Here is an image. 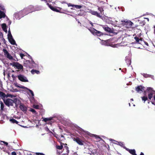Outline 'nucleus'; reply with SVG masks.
I'll return each instance as SVG.
<instances>
[{
	"label": "nucleus",
	"mask_w": 155,
	"mask_h": 155,
	"mask_svg": "<svg viewBox=\"0 0 155 155\" xmlns=\"http://www.w3.org/2000/svg\"><path fill=\"white\" fill-rule=\"evenodd\" d=\"M145 87H142L141 85L138 86L136 87L135 90L137 92H139L140 91H141L142 92L143 91H144V88ZM144 93L145 94V92Z\"/></svg>",
	"instance_id": "nucleus-14"
},
{
	"label": "nucleus",
	"mask_w": 155,
	"mask_h": 155,
	"mask_svg": "<svg viewBox=\"0 0 155 155\" xmlns=\"http://www.w3.org/2000/svg\"><path fill=\"white\" fill-rule=\"evenodd\" d=\"M141 98L142 101H144V103L146 101L148 100V98L147 96H144L143 97H141Z\"/></svg>",
	"instance_id": "nucleus-31"
},
{
	"label": "nucleus",
	"mask_w": 155,
	"mask_h": 155,
	"mask_svg": "<svg viewBox=\"0 0 155 155\" xmlns=\"http://www.w3.org/2000/svg\"><path fill=\"white\" fill-rule=\"evenodd\" d=\"M129 104V106H130V103Z\"/></svg>",
	"instance_id": "nucleus-56"
},
{
	"label": "nucleus",
	"mask_w": 155,
	"mask_h": 155,
	"mask_svg": "<svg viewBox=\"0 0 155 155\" xmlns=\"http://www.w3.org/2000/svg\"><path fill=\"white\" fill-rule=\"evenodd\" d=\"M151 103H152V104H153V105H155V102H153V101H151Z\"/></svg>",
	"instance_id": "nucleus-52"
},
{
	"label": "nucleus",
	"mask_w": 155,
	"mask_h": 155,
	"mask_svg": "<svg viewBox=\"0 0 155 155\" xmlns=\"http://www.w3.org/2000/svg\"><path fill=\"white\" fill-rule=\"evenodd\" d=\"M18 79L21 81L24 82H28V80L27 78L21 74H20L18 76Z\"/></svg>",
	"instance_id": "nucleus-11"
},
{
	"label": "nucleus",
	"mask_w": 155,
	"mask_h": 155,
	"mask_svg": "<svg viewBox=\"0 0 155 155\" xmlns=\"http://www.w3.org/2000/svg\"><path fill=\"white\" fill-rule=\"evenodd\" d=\"M147 91L148 93V98L149 100H151L153 97V95L155 92V91L153 89V88L151 87H147Z\"/></svg>",
	"instance_id": "nucleus-7"
},
{
	"label": "nucleus",
	"mask_w": 155,
	"mask_h": 155,
	"mask_svg": "<svg viewBox=\"0 0 155 155\" xmlns=\"http://www.w3.org/2000/svg\"><path fill=\"white\" fill-rule=\"evenodd\" d=\"M125 61L127 65L129 66L130 65L131 63V61L129 58H126Z\"/></svg>",
	"instance_id": "nucleus-25"
},
{
	"label": "nucleus",
	"mask_w": 155,
	"mask_h": 155,
	"mask_svg": "<svg viewBox=\"0 0 155 155\" xmlns=\"http://www.w3.org/2000/svg\"><path fill=\"white\" fill-rule=\"evenodd\" d=\"M19 108L21 110L24 112L26 111L27 110L26 107L24 104H22L20 105Z\"/></svg>",
	"instance_id": "nucleus-16"
},
{
	"label": "nucleus",
	"mask_w": 155,
	"mask_h": 155,
	"mask_svg": "<svg viewBox=\"0 0 155 155\" xmlns=\"http://www.w3.org/2000/svg\"><path fill=\"white\" fill-rule=\"evenodd\" d=\"M1 26L3 30L5 32L7 33V27L5 23H3L1 25Z\"/></svg>",
	"instance_id": "nucleus-18"
},
{
	"label": "nucleus",
	"mask_w": 155,
	"mask_h": 155,
	"mask_svg": "<svg viewBox=\"0 0 155 155\" xmlns=\"http://www.w3.org/2000/svg\"><path fill=\"white\" fill-rule=\"evenodd\" d=\"M130 100L133 101V98H131V99Z\"/></svg>",
	"instance_id": "nucleus-55"
},
{
	"label": "nucleus",
	"mask_w": 155,
	"mask_h": 155,
	"mask_svg": "<svg viewBox=\"0 0 155 155\" xmlns=\"http://www.w3.org/2000/svg\"><path fill=\"white\" fill-rule=\"evenodd\" d=\"M35 154L36 155H45L42 153H36Z\"/></svg>",
	"instance_id": "nucleus-38"
},
{
	"label": "nucleus",
	"mask_w": 155,
	"mask_h": 155,
	"mask_svg": "<svg viewBox=\"0 0 155 155\" xmlns=\"http://www.w3.org/2000/svg\"><path fill=\"white\" fill-rule=\"evenodd\" d=\"M20 56L21 57V59H22L23 58V57L24 56V54L21 53L20 54Z\"/></svg>",
	"instance_id": "nucleus-40"
},
{
	"label": "nucleus",
	"mask_w": 155,
	"mask_h": 155,
	"mask_svg": "<svg viewBox=\"0 0 155 155\" xmlns=\"http://www.w3.org/2000/svg\"><path fill=\"white\" fill-rule=\"evenodd\" d=\"M145 21H141L140 22V25H139L141 26V27H143V26L145 25Z\"/></svg>",
	"instance_id": "nucleus-30"
},
{
	"label": "nucleus",
	"mask_w": 155,
	"mask_h": 155,
	"mask_svg": "<svg viewBox=\"0 0 155 155\" xmlns=\"http://www.w3.org/2000/svg\"><path fill=\"white\" fill-rule=\"evenodd\" d=\"M42 1H45L46 3H47V5H49V4L48 2H47V1L46 0H40Z\"/></svg>",
	"instance_id": "nucleus-46"
},
{
	"label": "nucleus",
	"mask_w": 155,
	"mask_h": 155,
	"mask_svg": "<svg viewBox=\"0 0 155 155\" xmlns=\"http://www.w3.org/2000/svg\"><path fill=\"white\" fill-rule=\"evenodd\" d=\"M1 110L2 111L4 110V105L2 101H0Z\"/></svg>",
	"instance_id": "nucleus-29"
},
{
	"label": "nucleus",
	"mask_w": 155,
	"mask_h": 155,
	"mask_svg": "<svg viewBox=\"0 0 155 155\" xmlns=\"http://www.w3.org/2000/svg\"><path fill=\"white\" fill-rule=\"evenodd\" d=\"M135 35H136L135 34H134L133 36H134Z\"/></svg>",
	"instance_id": "nucleus-58"
},
{
	"label": "nucleus",
	"mask_w": 155,
	"mask_h": 155,
	"mask_svg": "<svg viewBox=\"0 0 155 155\" xmlns=\"http://www.w3.org/2000/svg\"><path fill=\"white\" fill-rule=\"evenodd\" d=\"M61 145L60 146L56 145V148L59 150H62L63 148V145H65L64 148L66 150V152L64 153L63 155H68L69 150L68 147L67 146V144L66 143L64 144L62 143H61Z\"/></svg>",
	"instance_id": "nucleus-3"
},
{
	"label": "nucleus",
	"mask_w": 155,
	"mask_h": 155,
	"mask_svg": "<svg viewBox=\"0 0 155 155\" xmlns=\"http://www.w3.org/2000/svg\"><path fill=\"white\" fill-rule=\"evenodd\" d=\"M1 142H3V143H4L5 144V145L6 146H8V144L7 142H5L4 141H1Z\"/></svg>",
	"instance_id": "nucleus-41"
},
{
	"label": "nucleus",
	"mask_w": 155,
	"mask_h": 155,
	"mask_svg": "<svg viewBox=\"0 0 155 155\" xmlns=\"http://www.w3.org/2000/svg\"><path fill=\"white\" fill-rule=\"evenodd\" d=\"M73 140L75 141L80 146L84 145L85 142L84 140H81L80 138L76 137H72Z\"/></svg>",
	"instance_id": "nucleus-6"
},
{
	"label": "nucleus",
	"mask_w": 155,
	"mask_h": 155,
	"mask_svg": "<svg viewBox=\"0 0 155 155\" xmlns=\"http://www.w3.org/2000/svg\"><path fill=\"white\" fill-rule=\"evenodd\" d=\"M30 111H31L32 113L36 114V111L33 108H30Z\"/></svg>",
	"instance_id": "nucleus-36"
},
{
	"label": "nucleus",
	"mask_w": 155,
	"mask_h": 155,
	"mask_svg": "<svg viewBox=\"0 0 155 155\" xmlns=\"http://www.w3.org/2000/svg\"><path fill=\"white\" fill-rule=\"evenodd\" d=\"M25 89H27V90L28 91L30 92V93L31 94L32 96H34V94L33 93V91L32 90L27 88H27H25Z\"/></svg>",
	"instance_id": "nucleus-34"
},
{
	"label": "nucleus",
	"mask_w": 155,
	"mask_h": 155,
	"mask_svg": "<svg viewBox=\"0 0 155 155\" xmlns=\"http://www.w3.org/2000/svg\"><path fill=\"white\" fill-rule=\"evenodd\" d=\"M10 121L11 122L13 123H16L17 124H18V121L13 118L10 119Z\"/></svg>",
	"instance_id": "nucleus-28"
},
{
	"label": "nucleus",
	"mask_w": 155,
	"mask_h": 155,
	"mask_svg": "<svg viewBox=\"0 0 155 155\" xmlns=\"http://www.w3.org/2000/svg\"><path fill=\"white\" fill-rule=\"evenodd\" d=\"M31 72L32 74H39L40 73L39 71L33 69L31 70Z\"/></svg>",
	"instance_id": "nucleus-26"
},
{
	"label": "nucleus",
	"mask_w": 155,
	"mask_h": 155,
	"mask_svg": "<svg viewBox=\"0 0 155 155\" xmlns=\"http://www.w3.org/2000/svg\"><path fill=\"white\" fill-rule=\"evenodd\" d=\"M153 98H154V101H155V95H154V96L153 97Z\"/></svg>",
	"instance_id": "nucleus-54"
},
{
	"label": "nucleus",
	"mask_w": 155,
	"mask_h": 155,
	"mask_svg": "<svg viewBox=\"0 0 155 155\" xmlns=\"http://www.w3.org/2000/svg\"><path fill=\"white\" fill-rule=\"evenodd\" d=\"M50 8L53 11H55L57 12H60L59 10L57 9L55 7L52 6L51 5H49Z\"/></svg>",
	"instance_id": "nucleus-21"
},
{
	"label": "nucleus",
	"mask_w": 155,
	"mask_h": 155,
	"mask_svg": "<svg viewBox=\"0 0 155 155\" xmlns=\"http://www.w3.org/2000/svg\"><path fill=\"white\" fill-rule=\"evenodd\" d=\"M8 21H8V24L9 25H10L11 23V21L9 20Z\"/></svg>",
	"instance_id": "nucleus-50"
},
{
	"label": "nucleus",
	"mask_w": 155,
	"mask_h": 155,
	"mask_svg": "<svg viewBox=\"0 0 155 155\" xmlns=\"http://www.w3.org/2000/svg\"><path fill=\"white\" fill-rule=\"evenodd\" d=\"M134 39L135 40L136 43L141 44V42L142 41V38H139L137 36H135L134 37Z\"/></svg>",
	"instance_id": "nucleus-15"
},
{
	"label": "nucleus",
	"mask_w": 155,
	"mask_h": 155,
	"mask_svg": "<svg viewBox=\"0 0 155 155\" xmlns=\"http://www.w3.org/2000/svg\"><path fill=\"white\" fill-rule=\"evenodd\" d=\"M148 75H147V74H145L144 75H143V76L144 77H145V78H147V76Z\"/></svg>",
	"instance_id": "nucleus-48"
},
{
	"label": "nucleus",
	"mask_w": 155,
	"mask_h": 155,
	"mask_svg": "<svg viewBox=\"0 0 155 155\" xmlns=\"http://www.w3.org/2000/svg\"><path fill=\"white\" fill-rule=\"evenodd\" d=\"M133 105H134V106H135V105L134 104Z\"/></svg>",
	"instance_id": "nucleus-60"
},
{
	"label": "nucleus",
	"mask_w": 155,
	"mask_h": 155,
	"mask_svg": "<svg viewBox=\"0 0 155 155\" xmlns=\"http://www.w3.org/2000/svg\"><path fill=\"white\" fill-rule=\"evenodd\" d=\"M8 41L12 45H15L16 44L15 40L13 39V38L9 40Z\"/></svg>",
	"instance_id": "nucleus-27"
},
{
	"label": "nucleus",
	"mask_w": 155,
	"mask_h": 155,
	"mask_svg": "<svg viewBox=\"0 0 155 155\" xmlns=\"http://www.w3.org/2000/svg\"><path fill=\"white\" fill-rule=\"evenodd\" d=\"M149 103H150V102H148V104H149Z\"/></svg>",
	"instance_id": "nucleus-59"
},
{
	"label": "nucleus",
	"mask_w": 155,
	"mask_h": 155,
	"mask_svg": "<svg viewBox=\"0 0 155 155\" xmlns=\"http://www.w3.org/2000/svg\"><path fill=\"white\" fill-rule=\"evenodd\" d=\"M90 13L96 16L97 17L101 18V16L100 14L98 13L97 12L94 11H91Z\"/></svg>",
	"instance_id": "nucleus-17"
},
{
	"label": "nucleus",
	"mask_w": 155,
	"mask_h": 155,
	"mask_svg": "<svg viewBox=\"0 0 155 155\" xmlns=\"http://www.w3.org/2000/svg\"><path fill=\"white\" fill-rule=\"evenodd\" d=\"M14 103L15 105V106L17 107L19 105L22 104L21 101L18 99L15 98L13 99Z\"/></svg>",
	"instance_id": "nucleus-13"
},
{
	"label": "nucleus",
	"mask_w": 155,
	"mask_h": 155,
	"mask_svg": "<svg viewBox=\"0 0 155 155\" xmlns=\"http://www.w3.org/2000/svg\"><path fill=\"white\" fill-rule=\"evenodd\" d=\"M5 104L8 107L12 106L14 104L13 100L9 98H7L6 100H4Z\"/></svg>",
	"instance_id": "nucleus-9"
},
{
	"label": "nucleus",
	"mask_w": 155,
	"mask_h": 155,
	"mask_svg": "<svg viewBox=\"0 0 155 155\" xmlns=\"http://www.w3.org/2000/svg\"><path fill=\"white\" fill-rule=\"evenodd\" d=\"M98 9L101 12V11H103V10L102 8H99Z\"/></svg>",
	"instance_id": "nucleus-47"
},
{
	"label": "nucleus",
	"mask_w": 155,
	"mask_h": 155,
	"mask_svg": "<svg viewBox=\"0 0 155 155\" xmlns=\"http://www.w3.org/2000/svg\"><path fill=\"white\" fill-rule=\"evenodd\" d=\"M11 31H10V30H9L8 31V35H11Z\"/></svg>",
	"instance_id": "nucleus-51"
},
{
	"label": "nucleus",
	"mask_w": 155,
	"mask_h": 155,
	"mask_svg": "<svg viewBox=\"0 0 155 155\" xmlns=\"http://www.w3.org/2000/svg\"><path fill=\"white\" fill-rule=\"evenodd\" d=\"M68 7L71 6L74 7V5L71 4L70 3L68 4Z\"/></svg>",
	"instance_id": "nucleus-42"
},
{
	"label": "nucleus",
	"mask_w": 155,
	"mask_h": 155,
	"mask_svg": "<svg viewBox=\"0 0 155 155\" xmlns=\"http://www.w3.org/2000/svg\"><path fill=\"white\" fill-rule=\"evenodd\" d=\"M119 145L120 146H121L122 147L123 146H124V144L123 142H119Z\"/></svg>",
	"instance_id": "nucleus-43"
},
{
	"label": "nucleus",
	"mask_w": 155,
	"mask_h": 155,
	"mask_svg": "<svg viewBox=\"0 0 155 155\" xmlns=\"http://www.w3.org/2000/svg\"><path fill=\"white\" fill-rule=\"evenodd\" d=\"M33 107L35 109H38L39 108V106L38 105H34Z\"/></svg>",
	"instance_id": "nucleus-39"
},
{
	"label": "nucleus",
	"mask_w": 155,
	"mask_h": 155,
	"mask_svg": "<svg viewBox=\"0 0 155 155\" xmlns=\"http://www.w3.org/2000/svg\"><path fill=\"white\" fill-rule=\"evenodd\" d=\"M74 7L76 8L80 9L82 7V6L80 5H74Z\"/></svg>",
	"instance_id": "nucleus-33"
},
{
	"label": "nucleus",
	"mask_w": 155,
	"mask_h": 155,
	"mask_svg": "<svg viewBox=\"0 0 155 155\" xmlns=\"http://www.w3.org/2000/svg\"><path fill=\"white\" fill-rule=\"evenodd\" d=\"M82 134L85 137H87V136H89L91 137H95L96 138H99L101 140L102 139V138L98 136L95 134H92L87 131H85L84 130H82Z\"/></svg>",
	"instance_id": "nucleus-8"
},
{
	"label": "nucleus",
	"mask_w": 155,
	"mask_h": 155,
	"mask_svg": "<svg viewBox=\"0 0 155 155\" xmlns=\"http://www.w3.org/2000/svg\"><path fill=\"white\" fill-rule=\"evenodd\" d=\"M6 16L5 13L3 11L0 10V19L5 18Z\"/></svg>",
	"instance_id": "nucleus-23"
},
{
	"label": "nucleus",
	"mask_w": 155,
	"mask_h": 155,
	"mask_svg": "<svg viewBox=\"0 0 155 155\" xmlns=\"http://www.w3.org/2000/svg\"><path fill=\"white\" fill-rule=\"evenodd\" d=\"M16 87H19V88L25 89V88H27L26 87H25V86L22 85H21V86H19L18 85H15Z\"/></svg>",
	"instance_id": "nucleus-32"
},
{
	"label": "nucleus",
	"mask_w": 155,
	"mask_h": 155,
	"mask_svg": "<svg viewBox=\"0 0 155 155\" xmlns=\"http://www.w3.org/2000/svg\"><path fill=\"white\" fill-rule=\"evenodd\" d=\"M3 51L4 52V55L5 57L10 60H14L13 57L9 53L7 50L5 49H3Z\"/></svg>",
	"instance_id": "nucleus-10"
},
{
	"label": "nucleus",
	"mask_w": 155,
	"mask_h": 155,
	"mask_svg": "<svg viewBox=\"0 0 155 155\" xmlns=\"http://www.w3.org/2000/svg\"><path fill=\"white\" fill-rule=\"evenodd\" d=\"M35 11L34 7L32 5H29L27 7L25 8L22 12L23 14L26 15L29 13H31Z\"/></svg>",
	"instance_id": "nucleus-2"
},
{
	"label": "nucleus",
	"mask_w": 155,
	"mask_h": 155,
	"mask_svg": "<svg viewBox=\"0 0 155 155\" xmlns=\"http://www.w3.org/2000/svg\"><path fill=\"white\" fill-rule=\"evenodd\" d=\"M145 44L146 45L148 46V44L147 42H145Z\"/></svg>",
	"instance_id": "nucleus-53"
},
{
	"label": "nucleus",
	"mask_w": 155,
	"mask_h": 155,
	"mask_svg": "<svg viewBox=\"0 0 155 155\" xmlns=\"http://www.w3.org/2000/svg\"><path fill=\"white\" fill-rule=\"evenodd\" d=\"M127 24L130 25V27H132V29L135 33H136L138 35H141V29L142 28L141 26L138 25H134L133 23L131 21L128 22Z\"/></svg>",
	"instance_id": "nucleus-1"
},
{
	"label": "nucleus",
	"mask_w": 155,
	"mask_h": 155,
	"mask_svg": "<svg viewBox=\"0 0 155 155\" xmlns=\"http://www.w3.org/2000/svg\"><path fill=\"white\" fill-rule=\"evenodd\" d=\"M0 8L3 11L5 10V8L2 5H0Z\"/></svg>",
	"instance_id": "nucleus-44"
},
{
	"label": "nucleus",
	"mask_w": 155,
	"mask_h": 155,
	"mask_svg": "<svg viewBox=\"0 0 155 155\" xmlns=\"http://www.w3.org/2000/svg\"><path fill=\"white\" fill-rule=\"evenodd\" d=\"M12 65L13 66L16 67L17 69L19 70H23V66L18 62H14Z\"/></svg>",
	"instance_id": "nucleus-12"
},
{
	"label": "nucleus",
	"mask_w": 155,
	"mask_h": 155,
	"mask_svg": "<svg viewBox=\"0 0 155 155\" xmlns=\"http://www.w3.org/2000/svg\"><path fill=\"white\" fill-rule=\"evenodd\" d=\"M103 28L104 30L110 33H112L113 32V31L110 28L108 27H104Z\"/></svg>",
	"instance_id": "nucleus-19"
},
{
	"label": "nucleus",
	"mask_w": 155,
	"mask_h": 155,
	"mask_svg": "<svg viewBox=\"0 0 155 155\" xmlns=\"http://www.w3.org/2000/svg\"><path fill=\"white\" fill-rule=\"evenodd\" d=\"M0 97L3 100H5V97H6V94L3 92L0 91Z\"/></svg>",
	"instance_id": "nucleus-22"
},
{
	"label": "nucleus",
	"mask_w": 155,
	"mask_h": 155,
	"mask_svg": "<svg viewBox=\"0 0 155 155\" xmlns=\"http://www.w3.org/2000/svg\"><path fill=\"white\" fill-rule=\"evenodd\" d=\"M42 118H43V120H42V121L46 122H47V121L51 120H52L53 117H50L49 118H43V117H42Z\"/></svg>",
	"instance_id": "nucleus-24"
},
{
	"label": "nucleus",
	"mask_w": 155,
	"mask_h": 155,
	"mask_svg": "<svg viewBox=\"0 0 155 155\" xmlns=\"http://www.w3.org/2000/svg\"><path fill=\"white\" fill-rule=\"evenodd\" d=\"M89 30L93 35L95 36H101L104 35V34L101 32L97 31L93 28Z\"/></svg>",
	"instance_id": "nucleus-5"
},
{
	"label": "nucleus",
	"mask_w": 155,
	"mask_h": 155,
	"mask_svg": "<svg viewBox=\"0 0 155 155\" xmlns=\"http://www.w3.org/2000/svg\"><path fill=\"white\" fill-rule=\"evenodd\" d=\"M127 150L132 155H137L136 153V151L134 149H127Z\"/></svg>",
	"instance_id": "nucleus-20"
},
{
	"label": "nucleus",
	"mask_w": 155,
	"mask_h": 155,
	"mask_svg": "<svg viewBox=\"0 0 155 155\" xmlns=\"http://www.w3.org/2000/svg\"><path fill=\"white\" fill-rule=\"evenodd\" d=\"M14 76V75H12V78H13Z\"/></svg>",
	"instance_id": "nucleus-57"
},
{
	"label": "nucleus",
	"mask_w": 155,
	"mask_h": 155,
	"mask_svg": "<svg viewBox=\"0 0 155 155\" xmlns=\"http://www.w3.org/2000/svg\"><path fill=\"white\" fill-rule=\"evenodd\" d=\"M8 35V40L13 38L12 34Z\"/></svg>",
	"instance_id": "nucleus-37"
},
{
	"label": "nucleus",
	"mask_w": 155,
	"mask_h": 155,
	"mask_svg": "<svg viewBox=\"0 0 155 155\" xmlns=\"http://www.w3.org/2000/svg\"><path fill=\"white\" fill-rule=\"evenodd\" d=\"M14 97V96L13 95L11 94H6V97H10L11 98H12Z\"/></svg>",
	"instance_id": "nucleus-35"
},
{
	"label": "nucleus",
	"mask_w": 155,
	"mask_h": 155,
	"mask_svg": "<svg viewBox=\"0 0 155 155\" xmlns=\"http://www.w3.org/2000/svg\"><path fill=\"white\" fill-rule=\"evenodd\" d=\"M12 155H17L16 153L15 152H13L12 153Z\"/></svg>",
	"instance_id": "nucleus-45"
},
{
	"label": "nucleus",
	"mask_w": 155,
	"mask_h": 155,
	"mask_svg": "<svg viewBox=\"0 0 155 155\" xmlns=\"http://www.w3.org/2000/svg\"><path fill=\"white\" fill-rule=\"evenodd\" d=\"M28 56L29 57V58L31 59V63H30V61H26L24 64V66L26 67L27 68H32L33 67L31 65L28 64H31L33 66H35L36 64L35 62L33 60L31 56L28 54Z\"/></svg>",
	"instance_id": "nucleus-4"
},
{
	"label": "nucleus",
	"mask_w": 155,
	"mask_h": 155,
	"mask_svg": "<svg viewBox=\"0 0 155 155\" xmlns=\"http://www.w3.org/2000/svg\"><path fill=\"white\" fill-rule=\"evenodd\" d=\"M5 17H6V19L7 21H8L9 20V18L7 16H6Z\"/></svg>",
	"instance_id": "nucleus-49"
}]
</instances>
